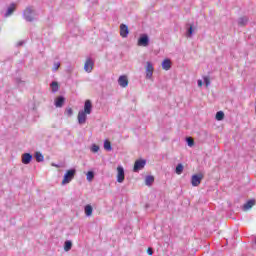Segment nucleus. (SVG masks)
I'll return each mask as SVG.
<instances>
[{"label":"nucleus","instance_id":"1","mask_svg":"<svg viewBox=\"0 0 256 256\" xmlns=\"http://www.w3.org/2000/svg\"><path fill=\"white\" fill-rule=\"evenodd\" d=\"M23 19L28 23L35 21V17H37V12L33 7L29 6L23 11Z\"/></svg>","mask_w":256,"mask_h":256},{"label":"nucleus","instance_id":"2","mask_svg":"<svg viewBox=\"0 0 256 256\" xmlns=\"http://www.w3.org/2000/svg\"><path fill=\"white\" fill-rule=\"evenodd\" d=\"M77 173V170L75 168H71L66 171L64 174V178L62 180V185H67L68 183H71L73 181L75 174Z\"/></svg>","mask_w":256,"mask_h":256},{"label":"nucleus","instance_id":"3","mask_svg":"<svg viewBox=\"0 0 256 256\" xmlns=\"http://www.w3.org/2000/svg\"><path fill=\"white\" fill-rule=\"evenodd\" d=\"M201 181H203V174L192 175V177H191L192 187H199V185H201Z\"/></svg>","mask_w":256,"mask_h":256},{"label":"nucleus","instance_id":"4","mask_svg":"<svg viewBox=\"0 0 256 256\" xmlns=\"http://www.w3.org/2000/svg\"><path fill=\"white\" fill-rule=\"evenodd\" d=\"M93 67H95V61H93V58H87L84 64V71H86V73H91Z\"/></svg>","mask_w":256,"mask_h":256},{"label":"nucleus","instance_id":"5","mask_svg":"<svg viewBox=\"0 0 256 256\" xmlns=\"http://www.w3.org/2000/svg\"><path fill=\"white\" fill-rule=\"evenodd\" d=\"M139 47H148L149 46V36L147 34H141L138 39Z\"/></svg>","mask_w":256,"mask_h":256},{"label":"nucleus","instance_id":"6","mask_svg":"<svg viewBox=\"0 0 256 256\" xmlns=\"http://www.w3.org/2000/svg\"><path fill=\"white\" fill-rule=\"evenodd\" d=\"M146 164H147V161H145V160H136L134 163V168H133L134 173H139V171H141V169L145 168Z\"/></svg>","mask_w":256,"mask_h":256},{"label":"nucleus","instance_id":"7","mask_svg":"<svg viewBox=\"0 0 256 256\" xmlns=\"http://www.w3.org/2000/svg\"><path fill=\"white\" fill-rule=\"evenodd\" d=\"M153 71H155V67L153 66V63L148 61L146 63V79L153 78Z\"/></svg>","mask_w":256,"mask_h":256},{"label":"nucleus","instance_id":"8","mask_svg":"<svg viewBox=\"0 0 256 256\" xmlns=\"http://www.w3.org/2000/svg\"><path fill=\"white\" fill-rule=\"evenodd\" d=\"M125 181V169L123 166H118L117 167V182L118 183H123Z\"/></svg>","mask_w":256,"mask_h":256},{"label":"nucleus","instance_id":"9","mask_svg":"<svg viewBox=\"0 0 256 256\" xmlns=\"http://www.w3.org/2000/svg\"><path fill=\"white\" fill-rule=\"evenodd\" d=\"M78 123L79 125H85L87 123V112H83V110L78 112Z\"/></svg>","mask_w":256,"mask_h":256},{"label":"nucleus","instance_id":"10","mask_svg":"<svg viewBox=\"0 0 256 256\" xmlns=\"http://www.w3.org/2000/svg\"><path fill=\"white\" fill-rule=\"evenodd\" d=\"M84 113H87V115H91V112L93 111V103L91 100H86L84 103V110H82Z\"/></svg>","mask_w":256,"mask_h":256},{"label":"nucleus","instance_id":"11","mask_svg":"<svg viewBox=\"0 0 256 256\" xmlns=\"http://www.w3.org/2000/svg\"><path fill=\"white\" fill-rule=\"evenodd\" d=\"M31 161H33V155H31V153H24L22 155L23 165H29V163H31Z\"/></svg>","mask_w":256,"mask_h":256},{"label":"nucleus","instance_id":"12","mask_svg":"<svg viewBox=\"0 0 256 256\" xmlns=\"http://www.w3.org/2000/svg\"><path fill=\"white\" fill-rule=\"evenodd\" d=\"M118 84L120 85V87H127L129 85V79L127 78V76L122 75L118 78Z\"/></svg>","mask_w":256,"mask_h":256},{"label":"nucleus","instance_id":"13","mask_svg":"<svg viewBox=\"0 0 256 256\" xmlns=\"http://www.w3.org/2000/svg\"><path fill=\"white\" fill-rule=\"evenodd\" d=\"M120 35L125 38L129 35V27L125 24L120 25Z\"/></svg>","mask_w":256,"mask_h":256},{"label":"nucleus","instance_id":"14","mask_svg":"<svg viewBox=\"0 0 256 256\" xmlns=\"http://www.w3.org/2000/svg\"><path fill=\"white\" fill-rule=\"evenodd\" d=\"M255 205V199L248 200L243 206L242 210L243 211H249L252 207Z\"/></svg>","mask_w":256,"mask_h":256},{"label":"nucleus","instance_id":"15","mask_svg":"<svg viewBox=\"0 0 256 256\" xmlns=\"http://www.w3.org/2000/svg\"><path fill=\"white\" fill-rule=\"evenodd\" d=\"M14 11H15V3H12V4L8 7L6 13L4 14V17H5V18L10 17V15H13Z\"/></svg>","mask_w":256,"mask_h":256},{"label":"nucleus","instance_id":"16","mask_svg":"<svg viewBox=\"0 0 256 256\" xmlns=\"http://www.w3.org/2000/svg\"><path fill=\"white\" fill-rule=\"evenodd\" d=\"M162 69H164V71H169V69H171V60L170 59L163 60Z\"/></svg>","mask_w":256,"mask_h":256},{"label":"nucleus","instance_id":"17","mask_svg":"<svg viewBox=\"0 0 256 256\" xmlns=\"http://www.w3.org/2000/svg\"><path fill=\"white\" fill-rule=\"evenodd\" d=\"M64 103H65V97L63 96H58L55 99V107H63Z\"/></svg>","mask_w":256,"mask_h":256},{"label":"nucleus","instance_id":"18","mask_svg":"<svg viewBox=\"0 0 256 256\" xmlns=\"http://www.w3.org/2000/svg\"><path fill=\"white\" fill-rule=\"evenodd\" d=\"M153 183H155V177L148 175L145 178V185H147V187H151V185H153Z\"/></svg>","mask_w":256,"mask_h":256},{"label":"nucleus","instance_id":"19","mask_svg":"<svg viewBox=\"0 0 256 256\" xmlns=\"http://www.w3.org/2000/svg\"><path fill=\"white\" fill-rule=\"evenodd\" d=\"M84 211L86 217H91V215H93V207L89 204L84 207Z\"/></svg>","mask_w":256,"mask_h":256},{"label":"nucleus","instance_id":"20","mask_svg":"<svg viewBox=\"0 0 256 256\" xmlns=\"http://www.w3.org/2000/svg\"><path fill=\"white\" fill-rule=\"evenodd\" d=\"M37 163H43V161H45V157L43 156V154L41 152H36L34 155Z\"/></svg>","mask_w":256,"mask_h":256},{"label":"nucleus","instance_id":"21","mask_svg":"<svg viewBox=\"0 0 256 256\" xmlns=\"http://www.w3.org/2000/svg\"><path fill=\"white\" fill-rule=\"evenodd\" d=\"M50 87H51L52 93H57L59 91V83H57V81H53L50 84Z\"/></svg>","mask_w":256,"mask_h":256},{"label":"nucleus","instance_id":"22","mask_svg":"<svg viewBox=\"0 0 256 256\" xmlns=\"http://www.w3.org/2000/svg\"><path fill=\"white\" fill-rule=\"evenodd\" d=\"M183 169H185V167L183 166V164L179 163L175 169L176 175H181L183 173Z\"/></svg>","mask_w":256,"mask_h":256},{"label":"nucleus","instance_id":"23","mask_svg":"<svg viewBox=\"0 0 256 256\" xmlns=\"http://www.w3.org/2000/svg\"><path fill=\"white\" fill-rule=\"evenodd\" d=\"M104 149L106 151H113V147L111 146V142L109 140L104 141Z\"/></svg>","mask_w":256,"mask_h":256},{"label":"nucleus","instance_id":"24","mask_svg":"<svg viewBox=\"0 0 256 256\" xmlns=\"http://www.w3.org/2000/svg\"><path fill=\"white\" fill-rule=\"evenodd\" d=\"M71 247H73V243L70 240L65 241L64 250L65 251H71Z\"/></svg>","mask_w":256,"mask_h":256},{"label":"nucleus","instance_id":"25","mask_svg":"<svg viewBox=\"0 0 256 256\" xmlns=\"http://www.w3.org/2000/svg\"><path fill=\"white\" fill-rule=\"evenodd\" d=\"M223 119H225V113H223V111H218L216 113V120L223 121Z\"/></svg>","mask_w":256,"mask_h":256},{"label":"nucleus","instance_id":"26","mask_svg":"<svg viewBox=\"0 0 256 256\" xmlns=\"http://www.w3.org/2000/svg\"><path fill=\"white\" fill-rule=\"evenodd\" d=\"M87 181H93L95 179V172L93 171H88L86 174Z\"/></svg>","mask_w":256,"mask_h":256},{"label":"nucleus","instance_id":"27","mask_svg":"<svg viewBox=\"0 0 256 256\" xmlns=\"http://www.w3.org/2000/svg\"><path fill=\"white\" fill-rule=\"evenodd\" d=\"M247 21H249V19L247 17H241L238 19V25H247Z\"/></svg>","mask_w":256,"mask_h":256},{"label":"nucleus","instance_id":"28","mask_svg":"<svg viewBox=\"0 0 256 256\" xmlns=\"http://www.w3.org/2000/svg\"><path fill=\"white\" fill-rule=\"evenodd\" d=\"M60 67H61V62L56 61V62H54V64H53L52 71L55 73L56 71H58V69H59Z\"/></svg>","mask_w":256,"mask_h":256},{"label":"nucleus","instance_id":"29","mask_svg":"<svg viewBox=\"0 0 256 256\" xmlns=\"http://www.w3.org/2000/svg\"><path fill=\"white\" fill-rule=\"evenodd\" d=\"M90 151L92 153H97L99 151V145L97 144H92L91 148H90Z\"/></svg>","mask_w":256,"mask_h":256},{"label":"nucleus","instance_id":"30","mask_svg":"<svg viewBox=\"0 0 256 256\" xmlns=\"http://www.w3.org/2000/svg\"><path fill=\"white\" fill-rule=\"evenodd\" d=\"M186 37H193V25H190V27L188 28Z\"/></svg>","mask_w":256,"mask_h":256},{"label":"nucleus","instance_id":"31","mask_svg":"<svg viewBox=\"0 0 256 256\" xmlns=\"http://www.w3.org/2000/svg\"><path fill=\"white\" fill-rule=\"evenodd\" d=\"M186 143L188 145V147H193V145H195V142L193 141V139L187 137L186 138Z\"/></svg>","mask_w":256,"mask_h":256},{"label":"nucleus","instance_id":"32","mask_svg":"<svg viewBox=\"0 0 256 256\" xmlns=\"http://www.w3.org/2000/svg\"><path fill=\"white\" fill-rule=\"evenodd\" d=\"M65 115H67L68 117H71L73 115V109L66 108Z\"/></svg>","mask_w":256,"mask_h":256},{"label":"nucleus","instance_id":"33","mask_svg":"<svg viewBox=\"0 0 256 256\" xmlns=\"http://www.w3.org/2000/svg\"><path fill=\"white\" fill-rule=\"evenodd\" d=\"M17 85L18 87H23L25 85V81L21 80V79H16Z\"/></svg>","mask_w":256,"mask_h":256},{"label":"nucleus","instance_id":"34","mask_svg":"<svg viewBox=\"0 0 256 256\" xmlns=\"http://www.w3.org/2000/svg\"><path fill=\"white\" fill-rule=\"evenodd\" d=\"M204 83L206 85V87H209V85H211V82L209 81V78H204Z\"/></svg>","mask_w":256,"mask_h":256},{"label":"nucleus","instance_id":"35","mask_svg":"<svg viewBox=\"0 0 256 256\" xmlns=\"http://www.w3.org/2000/svg\"><path fill=\"white\" fill-rule=\"evenodd\" d=\"M147 253L148 255H153V248H148Z\"/></svg>","mask_w":256,"mask_h":256},{"label":"nucleus","instance_id":"36","mask_svg":"<svg viewBox=\"0 0 256 256\" xmlns=\"http://www.w3.org/2000/svg\"><path fill=\"white\" fill-rule=\"evenodd\" d=\"M203 85V81L198 80V87H201Z\"/></svg>","mask_w":256,"mask_h":256},{"label":"nucleus","instance_id":"37","mask_svg":"<svg viewBox=\"0 0 256 256\" xmlns=\"http://www.w3.org/2000/svg\"><path fill=\"white\" fill-rule=\"evenodd\" d=\"M53 165V167H59V165H57V164H52Z\"/></svg>","mask_w":256,"mask_h":256},{"label":"nucleus","instance_id":"38","mask_svg":"<svg viewBox=\"0 0 256 256\" xmlns=\"http://www.w3.org/2000/svg\"><path fill=\"white\" fill-rule=\"evenodd\" d=\"M18 45H23V42H19V44Z\"/></svg>","mask_w":256,"mask_h":256}]
</instances>
